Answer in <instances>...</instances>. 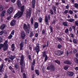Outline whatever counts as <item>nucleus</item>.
I'll return each mask as SVG.
<instances>
[{
  "mask_svg": "<svg viewBox=\"0 0 78 78\" xmlns=\"http://www.w3.org/2000/svg\"><path fill=\"white\" fill-rule=\"evenodd\" d=\"M34 32H31L30 33V37H33V36H34Z\"/></svg>",
  "mask_w": 78,
  "mask_h": 78,
  "instance_id": "obj_26",
  "label": "nucleus"
},
{
  "mask_svg": "<svg viewBox=\"0 0 78 78\" xmlns=\"http://www.w3.org/2000/svg\"><path fill=\"white\" fill-rule=\"evenodd\" d=\"M48 59V56L47 55H46V57H45V58L44 59V61H47Z\"/></svg>",
  "mask_w": 78,
  "mask_h": 78,
  "instance_id": "obj_38",
  "label": "nucleus"
},
{
  "mask_svg": "<svg viewBox=\"0 0 78 78\" xmlns=\"http://www.w3.org/2000/svg\"><path fill=\"white\" fill-rule=\"evenodd\" d=\"M23 56L22 55L21 57L20 65H21V72H23V70H24V66L23 64Z\"/></svg>",
  "mask_w": 78,
  "mask_h": 78,
  "instance_id": "obj_2",
  "label": "nucleus"
},
{
  "mask_svg": "<svg viewBox=\"0 0 78 78\" xmlns=\"http://www.w3.org/2000/svg\"><path fill=\"white\" fill-rule=\"evenodd\" d=\"M14 9V8L13 7H10L7 11V13L8 14H10L12 12V11Z\"/></svg>",
  "mask_w": 78,
  "mask_h": 78,
  "instance_id": "obj_6",
  "label": "nucleus"
},
{
  "mask_svg": "<svg viewBox=\"0 0 78 78\" xmlns=\"http://www.w3.org/2000/svg\"><path fill=\"white\" fill-rule=\"evenodd\" d=\"M16 0H11V1L12 3H14L15 2Z\"/></svg>",
  "mask_w": 78,
  "mask_h": 78,
  "instance_id": "obj_61",
  "label": "nucleus"
},
{
  "mask_svg": "<svg viewBox=\"0 0 78 78\" xmlns=\"http://www.w3.org/2000/svg\"><path fill=\"white\" fill-rule=\"evenodd\" d=\"M6 27V25L5 24H2L0 27V29L2 30H4L5 28Z\"/></svg>",
  "mask_w": 78,
  "mask_h": 78,
  "instance_id": "obj_17",
  "label": "nucleus"
},
{
  "mask_svg": "<svg viewBox=\"0 0 78 78\" xmlns=\"http://www.w3.org/2000/svg\"><path fill=\"white\" fill-rule=\"evenodd\" d=\"M50 29L51 31V32H53V30L52 29V27H50Z\"/></svg>",
  "mask_w": 78,
  "mask_h": 78,
  "instance_id": "obj_54",
  "label": "nucleus"
},
{
  "mask_svg": "<svg viewBox=\"0 0 78 78\" xmlns=\"http://www.w3.org/2000/svg\"><path fill=\"white\" fill-rule=\"evenodd\" d=\"M64 63H65V64H72V62L69 61H65L64 62Z\"/></svg>",
  "mask_w": 78,
  "mask_h": 78,
  "instance_id": "obj_19",
  "label": "nucleus"
},
{
  "mask_svg": "<svg viewBox=\"0 0 78 78\" xmlns=\"http://www.w3.org/2000/svg\"><path fill=\"white\" fill-rule=\"evenodd\" d=\"M39 25V23H38L36 22L34 24V28L35 29H36L38 28V26Z\"/></svg>",
  "mask_w": 78,
  "mask_h": 78,
  "instance_id": "obj_20",
  "label": "nucleus"
},
{
  "mask_svg": "<svg viewBox=\"0 0 78 78\" xmlns=\"http://www.w3.org/2000/svg\"><path fill=\"white\" fill-rule=\"evenodd\" d=\"M72 27H70L69 29V31H72Z\"/></svg>",
  "mask_w": 78,
  "mask_h": 78,
  "instance_id": "obj_62",
  "label": "nucleus"
},
{
  "mask_svg": "<svg viewBox=\"0 0 78 78\" xmlns=\"http://www.w3.org/2000/svg\"><path fill=\"white\" fill-rule=\"evenodd\" d=\"M47 70H55V67L53 66H49L47 67Z\"/></svg>",
  "mask_w": 78,
  "mask_h": 78,
  "instance_id": "obj_8",
  "label": "nucleus"
},
{
  "mask_svg": "<svg viewBox=\"0 0 78 78\" xmlns=\"http://www.w3.org/2000/svg\"><path fill=\"white\" fill-rule=\"evenodd\" d=\"M3 37H2L0 36V42H2L3 41Z\"/></svg>",
  "mask_w": 78,
  "mask_h": 78,
  "instance_id": "obj_36",
  "label": "nucleus"
},
{
  "mask_svg": "<svg viewBox=\"0 0 78 78\" xmlns=\"http://www.w3.org/2000/svg\"><path fill=\"white\" fill-rule=\"evenodd\" d=\"M21 10L22 12H22V14H23V12H24V11H25V6L23 5L21 7Z\"/></svg>",
  "mask_w": 78,
  "mask_h": 78,
  "instance_id": "obj_18",
  "label": "nucleus"
},
{
  "mask_svg": "<svg viewBox=\"0 0 78 78\" xmlns=\"http://www.w3.org/2000/svg\"><path fill=\"white\" fill-rule=\"evenodd\" d=\"M69 12L70 13V14H72L73 13V12L72 10H70L69 11Z\"/></svg>",
  "mask_w": 78,
  "mask_h": 78,
  "instance_id": "obj_48",
  "label": "nucleus"
},
{
  "mask_svg": "<svg viewBox=\"0 0 78 78\" xmlns=\"http://www.w3.org/2000/svg\"><path fill=\"white\" fill-rule=\"evenodd\" d=\"M38 20L40 23L42 21V18L41 17H39Z\"/></svg>",
  "mask_w": 78,
  "mask_h": 78,
  "instance_id": "obj_28",
  "label": "nucleus"
},
{
  "mask_svg": "<svg viewBox=\"0 0 78 78\" xmlns=\"http://www.w3.org/2000/svg\"><path fill=\"white\" fill-rule=\"evenodd\" d=\"M52 8L54 11V12L55 14H56V6L53 5L52 6Z\"/></svg>",
  "mask_w": 78,
  "mask_h": 78,
  "instance_id": "obj_23",
  "label": "nucleus"
},
{
  "mask_svg": "<svg viewBox=\"0 0 78 78\" xmlns=\"http://www.w3.org/2000/svg\"><path fill=\"white\" fill-rule=\"evenodd\" d=\"M75 62L76 63H77V64H78V59L77 58H76L75 59Z\"/></svg>",
  "mask_w": 78,
  "mask_h": 78,
  "instance_id": "obj_49",
  "label": "nucleus"
},
{
  "mask_svg": "<svg viewBox=\"0 0 78 78\" xmlns=\"http://www.w3.org/2000/svg\"><path fill=\"white\" fill-rule=\"evenodd\" d=\"M14 58H15V56L11 55L10 57H9V58H8V62L12 61H13V59H14Z\"/></svg>",
  "mask_w": 78,
  "mask_h": 78,
  "instance_id": "obj_7",
  "label": "nucleus"
},
{
  "mask_svg": "<svg viewBox=\"0 0 78 78\" xmlns=\"http://www.w3.org/2000/svg\"><path fill=\"white\" fill-rule=\"evenodd\" d=\"M75 69L76 70H78V67H76L75 68Z\"/></svg>",
  "mask_w": 78,
  "mask_h": 78,
  "instance_id": "obj_64",
  "label": "nucleus"
},
{
  "mask_svg": "<svg viewBox=\"0 0 78 78\" xmlns=\"http://www.w3.org/2000/svg\"><path fill=\"white\" fill-rule=\"evenodd\" d=\"M31 3H32L33 8H34L35 7V4L36 3V0H32Z\"/></svg>",
  "mask_w": 78,
  "mask_h": 78,
  "instance_id": "obj_15",
  "label": "nucleus"
},
{
  "mask_svg": "<svg viewBox=\"0 0 78 78\" xmlns=\"http://www.w3.org/2000/svg\"><path fill=\"white\" fill-rule=\"evenodd\" d=\"M34 49H35V50L36 51L37 54H38L39 52V45H37L36 47L34 48Z\"/></svg>",
  "mask_w": 78,
  "mask_h": 78,
  "instance_id": "obj_9",
  "label": "nucleus"
},
{
  "mask_svg": "<svg viewBox=\"0 0 78 78\" xmlns=\"http://www.w3.org/2000/svg\"><path fill=\"white\" fill-rule=\"evenodd\" d=\"M56 53V55H57V56H60V55H62L63 54V51H57Z\"/></svg>",
  "mask_w": 78,
  "mask_h": 78,
  "instance_id": "obj_11",
  "label": "nucleus"
},
{
  "mask_svg": "<svg viewBox=\"0 0 78 78\" xmlns=\"http://www.w3.org/2000/svg\"><path fill=\"white\" fill-rule=\"evenodd\" d=\"M46 56H47V55H46V54H45V52H43V57H46Z\"/></svg>",
  "mask_w": 78,
  "mask_h": 78,
  "instance_id": "obj_47",
  "label": "nucleus"
},
{
  "mask_svg": "<svg viewBox=\"0 0 78 78\" xmlns=\"http://www.w3.org/2000/svg\"><path fill=\"white\" fill-rule=\"evenodd\" d=\"M0 11H3V6L2 5H0Z\"/></svg>",
  "mask_w": 78,
  "mask_h": 78,
  "instance_id": "obj_29",
  "label": "nucleus"
},
{
  "mask_svg": "<svg viewBox=\"0 0 78 78\" xmlns=\"http://www.w3.org/2000/svg\"><path fill=\"white\" fill-rule=\"evenodd\" d=\"M55 4L57 6L58 5H59V2H55Z\"/></svg>",
  "mask_w": 78,
  "mask_h": 78,
  "instance_id": "obj_56",
  "label": "nucleus"
},
{
  "mask_svg": "<svg viewBox=\"0 0 78 78\" xmlns=\"http://www.w3.org/2000/svg\"><path fill=\"white\" fill-rule=\"evenodd\" d=\"M73 11L75 13H77V12H78V10H73Z\"/></svg>",
  "mask_w": 78,
  "mask_h": 78,
  "instance_id": "obj_57",
  "label": "nucleus"
},
{
  "mask_svg": "<svg viewBox=\"0 0 78 78\" xmlns=\"http://www.w3.org/2000/svg\"><path fill=\"white\" fill-rule=\"evenodd\" d=\"M15 45L14 44H12V48H15Z\"/></svg>",
  "mask_w": 78,
  "mask_h": 78,
  "instance_id": "obj_51",
  "label": "nucleus"
},
{
  "mask_svg": "<svg viewBox=\"0 0 78 78\" xmlns=\"http://www.w3.org/2000/svg\"><path fill=\"white\" fill-rule=\"evenodd\" d=\"M28 58L30 60H31V55H29Z\"/></svg>",
  "mask_w": 78,
  "mask_h": 78,
  "instance_id": "obj_52",
  "label": "nucleus"
},
{
  "mask_svg": "<svg viewBox=\"0 0 78 78\" xmlns=\"http://www.w3.org/2000/svg\"><path fill=\"white\" fill-rule=\"evenodd\" d=\"M33 66H32L31 67V70H34V67Z\"/></svg>",
  "mask_w": 78,
  "mask_h": 78,
  "instance_id": "obj_60",
  "label": "nucleus"
},
{
  "mask_svg": "<svg viewBox=\"0 0 78 78\" xmlns=\"http://www.w3.org/2000/svg\"><path fill=\"white\" fill-rule=\"evenodd\" d=\"M23 28L27 33V34L30 33V26H27L26 24H24Z\"/></svg>",
  "mask_w": 78,
  "mask_h": 78,
  "instance_id": "obj_3",
  "label": "nucleus"
},
{
  "mask_svg": "<svg viewBox=\"0 0 78 78\" xmlns=\"http://www.w3.org/2000/svg\"><path fill=\"white\" fill-rule=\"evenodd\" d=\"M55 62L57 64H60V61H59V60H55Z\"/></svg>",
  "mask_w": 78,
  "mask_h": 78,
  "instance_id": "obj_32",
  "label": "nucleus"
},
{
  "mask_svg": "<svg viewBox=\"0 0 78 78\" xmlns=\"http://www.w3.org/2000/svg\"><path fill=\"white\" fill-rule=\"evenodd\" d=\"M5 16V14L3 13H2L1 14V17H3Z\"/></svg>",
  "mask_w": 78,
  "mask_h": 78,
  "instance_id": "obj_55",
  "label": "nucleus"
},
{
  "mask_svg": "<svg viewBox=\"0 0 78 78\" xmlns=\"http://www.w3.org/2000/svg\"><path fill=\"white\" fill-rule=\"evenodd\" d=\"M14 33H15V31H14V30H13L11 33V34H11V35H14Z\"/></svg>",
  "mask_w": 78,
  "mask_h": 78,
  "instance_id": "obj_43",
  "label": "nucleus"
},
{
  "mask_svg": "<svg viewBox=\"0 0 78 78\" xmlns=\"http://www.w3.org/2000/svg\"><path fill=\"white\" fill-rule=\"evenodd\" d=\"M17 5H18V8H20V7L22 6V4H21V2L19 0H18L17 2Z\"/></svg>",
  "mask_w": 78,
  "mask_h": 78,
  "instance_id": "obj_13",
  "label": "nucleus"
},
{
  "mask_svg": "<svg viewBox=\"0 0 78 78\" xmlns=\"http://www.w3.org/2000/svg\"><path fill=\"white\" fill-rule=\"evenodd\" d=\"M21 36L22 39H24L25 37L26 36V35L25 34V33L23 31H22L21 34Z\"/></svg>",
  "mask_w": 78,
  "mask_h": 78,
  "instance_id": "obj_12",
  "label": "nucleus"
},
{
  "mask_svg": "<svg viewBox=\"0 0 78 78\" xmlns=\"http://www.w3.org/2000/svg\"><path fill=\"white\" fill-rule=\"evenodd\" d=\"M69 66H65L64 67V69L65 70H67Z\"/></svg>",
  "mask_w": 78,
  "mask_h": 78,
  "instance_id": "obj_35",
  "label": "nucleus"
},
{
  "mask_svg": "<svg viewBox=\"0 0 78 78\" xmlns=\"http://www.w3.org/2000/svg\"><path fill=\"white\" fill-rule=\"evenodd\" d=\"M12 37V35L11 34H10L9 36L8 37V39H10Z\"/></svg>",
  "mask_w": 78,
  "mask_h": 78,
  "instance_id": "obj_30",
  "label": "nucleus"
},
{
  "mask_svg": "<svg viewBox=\"0 0 78 78\" xmlns=\"http://www.w3.org/2000/svg\"><path fill=\"white\" fill-rule=\"evenodd\" d=\"M30 21H31V23H32V24H33V23H34L33 18L32 17L31 18V19L30 20Z\"/></svg>",
  "mask_w": 78,
  "mask_h": 78,
  "instance_id": "obj_37",
  "label": "nucleus"
},
{
  "mask_svg": "<svg viewBox=\"0 0 78 78\" xmlns=\"http://www.w3.org/2000/svg\"><path fill=\"white\" fill-rule=\"evenodd\" d=\"M16 21L15 20H12L10 23L11 26H14L16 24Z\"/></svg>",
  "mask_w": 78,
  "mask_h": 78,
  "instance_id": "obj_10",
  "label": "nucleus"
},
{
  "mask_svg": "<svg viewBox=\"0 0 78 78\" xmlns=\"http://www.w3.org/2000/svg\"><path fill=\"white\" fill-rule=\"evenodd\" d=\"M75 24H76V25H78V21H75Z\"/></svg>",
  "mask_w": 78,
  "mask_h": 78,
  "instance_id": "obj_59",
  "label": "nucleus"
},
{
  "mask_svg": "<svg viewBox=\"0 0 78 78\" xmlns=\"http://www.w3.org/2000/svg\"><path fill=\"white\" fill-rule=\"evenodd\" d=\"M8 41H5L3 44H0V50L2 49V48L3 47V50L4 51H6L8 49V44H7Z\"/></svg>",
  "mask_w": 78,
  "mask_h": 78,
  "instance_id": "obj_1",
  "label": "nucleus"
},
{
  "mask_svg": "<svg viewBox=\"0 0 78 78\" xmlns=\"http://www.w3.org/2000/svg\"><path fill=\"white\" fill-rule=\"evenodd\" d=\"M45 21L46 24V25H48V17L47 16L45 17Z\"/></svg>",
  "mask_w": 78,
  "mask_h": 78,
  "instance_id": "obj_16",
  "label": "nucleus"
},
{
  "mask_svg": "<svg viewBox=\"0 0 78 78\" xmlns=\"http://www.w3.org/2000/svg\"><path fill=\"white\" fill-rule=\"evenodd\" d=\"M68 24H69V23L67 22H64L63 23V25L65 27H67V26H68Z\"/></svg>",
  "mask_w": 78,
  "mask_h": 78,
  "instance_id": "obj_24",
  "label": "nucleus"
},
{
  "mask_svg": "<svg viewBox=\"0 0 78 78\" xmlns=\"http://www.w3.org/2000/svg\"><path fill=\"white\" fill-rule=\"evenodd\" d=\"M65 32L66 33H67L69 32V29L66 28L65 30Z\"/></svg>",
  "mask_w": 78,
  "mask_h": 78,
  "instance_id": "obj_44",
  "label": "nucleus"
},
{
  "mask_svg": "<svg viewBox=\"0 0 78 78\" xmlns=\"http://www.w3.org/2000/svg\"><path fill=\"white\" fill-rule=\"evenodd\" d=\"M3 33H4V31H1L0 32V35H2Z\"/></svg>",
  "mask_w": 78,
  "mask_h": 78,
  "instance_id": "obj_46",
  "label": "nucleus"
},
{
  "mask_svg": "<svg viewBox=\"0 0 78 78\" xmlns=\"http://www.w3.org/2000/svg\"><path fill=\"white\" fill-rule=\"evenodd\" d=\"M73 42L74 44H76L77 43V42H76V40L75 39H73Z\"/></svg>",
  "mask_w": 78,
  "mask_h": 78,
  "instance_id": "obj_41",
  "label": "nucleus"
},
{
  "mask_svg": "<svg viewBox=\"0 0 78 78\" xmlns=\"http://www.w3.org/2000/svg\"><path fill=\"white\" fill-rule=\"evenodd\" d=\"M61 47H62V45L60 44H58V48H61Z\"/></svg>",
  "mask_w": 78,
  "mask_h": 78,
  "instance_id": "obj_39",
  "label": "nucleus"
},
{
  "mask_svg": "<svg viewBox=\"0 0 78 78\" xmlns=\"http://www.w3.org/2000/svg\"><path fill=\"white\" fill-rule=\"evenodd\" d=\"M49 12L50 14H51V15H52L53 14V11L51 10H50Z\"/></svg>",
  "mask_w": 78,
  "mask_h": 78,
  "instance_id": "obj_31",
  "label": "nucleus"
},
{
  "mask_svg": "<svg viewBox=\"0 0 78 78\" xmlns=\"http://www.w3.org/2000/svg\"><path fill=\"white\" fill-rule=\"evenodd\" d=\"M15 67L16 69H17L19 67V66L18 64L15 65Z\"/></svg>",
  "mask_w": 78,
  "mask_h": 78,
  "instance_id": "obj_33",
  "label": "nucleus"
},
{
  "mask_svg": "<svg viewBox=\"0 0 78 78\" xmlns=\"http://www.w3.org/2000/svg\"><path fill=\"white\" fill-rule=\"evenodd\" d=\"M57 40H58V41H62V39L60 38H59L58 37H57Z\"/></svg>",
  "mask_w": 78,
  "mask_h": 78,
  "instance_id": "obj_34",
  "label": "nucleus"
},
{
  "mask_svg": "<svg viewBox=\"0 0 78 78\" xmlns=\"http://www.w3.org/2000/svg\"><path fill=\"white\" fill-rule=\"evenodd\" d=\"M23 78H27V76H26V74H23Z\"/></svg>",
  "mask_w": 78,
  "mask_h": 78,
  "instance_id": "obj_53",
  "label": "nucleus"
},
{
  "mask_svg": "<svg viewBox=\"0 0 78 78\" xmlns=\"http://www.w3.org/2000/svg\"><path fill=\"white\" fill-rule=\"evenodd\" d=\"M75 7L76 8H78V4L76 3L74 5Z\"/></svg>",
  "mask_w": 78,
  "mask_h": 78,
  "instance_id": "obj_40",
  "label": "nucleus"
},
{
  "mask_svg": "<svg viewBox=\"0 0 78 78\" xmlns=\"http://www.w3.org/2000/svg\"><path fill=\"white\" fill-rule=\"evenodd\" d=\"M27 13H26V16L27 17H30L31 14V9H27Z\"/></svg>",
  "mask_w": 78,
  "mask_h": 78,
  "instance_id": "obj_5",
  "label": "nucleus"
},
{
  "mask_svg": "<svg viewBox=\"0 0 78 78\" xmlns=\"http://www.w3.org/2000/svg\"><path fill=\"white\" fill-rule=\"evenodd\" d=\"M77 51V50L75 49L73 51V53H76Z\"/></svg>",
  "mask_w": 78,
  "mask_h": 78,
  "instance_id": "obj_50",
  "label": "nucleus"
},
{
  "mask_svg": "<svg viewBox=\"0 0 78 78\" xmlns=\"http://www.w3.org/2000/svg\"><path fill=\"white\" fill-rule=\"evenodd\" d=\"M22 12H20V11H19L14 16V19H16L17 17H18V19H19L20 17H21L22 16Z\"/></svg>",
  "mask_w": 78,
  "mask_h": 78,
  "instance_id": "obj_4",
  "label": "nucleus"
},
{
  "mask_svg": "<svg viewBox=\"0 0 78 78\" xmlns=\"http://www.w3.org/2000/svg\"><path fill=\"white\" fill-rule=\"evenodd\" d=\"M67 73L68 75V76H72L73 75V73L72 72L68 71L67 72Z\"/></svg>",
  "mask_w": 78,
  "mask_h": 78,
  "instance_id": "obj_14",
  "label": "nucleus"
},
{
  "mask_svg": "<svg viewBox=\"0 0 78 78\" xmlns=\"http://www.w3.org/2000/svg\"><path fill=\"white\" fill-rule=\"evenodd\" d=\"M67 21H69L70 22H73L75 21V19H68L67 20Z\"/></svg>",
  "mask_w": 78,
  "mask_h": 78,
  "instance_id": "obj_22",
  "label": "nucleus"
},
{
  "mask_svg": "<svg viewBox=\"0 0 78 78\" xmlns=\"http://www.w3.org/2000/svg\"><path fill=\"white\" fill-rule=\"evenodd\" d=\"M23 44L21 43H20V50H22L23 47Z\"/></svg>",
  "mask_w": 78,
  "mask_h": 78,
  "instance_id": "obj_25",
  "label": "nucleus"
},
{
  "mask_svg": "<svg viewBox=\"0 0 78 78\" xmlns=\"http://www.w3.org/2000/svg\"><path fill=\"white\" fill-rule=\"evenodd\" d=\"M11 16H10L8 17L7 18V20H9L10 19H11Z\"/></svg>",
  "mask_w": 78,
  "mask_h": 78,
  "instance_id": "obj_58",
  "label": "nucleus"
},
{
  "mask_svg": "<svg viewBox=\"0 0 78 78\" xmlns=\"http://www.w3.org/2000/svg\"><path fill=\"white\" fill-rule=\"evenodd\" d=\"M68 12H69V10H66L64 12L65 14H67Z\"/></svg>",
  "mask_w": 78,
  "mask_h": 78,
  "instance_id": "obj_45",
  "label": "nucleus"
},
{
  "mask_svg": "<svg viewBox=\"0 0 78 78\" xmlns=\"http://www.w3.org/2000/svg\"><path fill=\"white\" fill-rule=\"evenodd\" d=\"M66 9H69V5H67L66 6Z\"/></svg>",
  "mask_w": 78,
  "mask_h": 78,
  "instance_id": "obj_63",
  "label": "nucleus"
},
{
  "mask_svg": "<svg viewBox=\"0 0 78 78\" xmlns=\"http://www.w3.org/2000/svg\"><path fill=\"white\" fill-rule=\"evenodd\" d=\"M35 64V60H33V62L32 64V66H34V64Z\"/></svg>",
  "mask_w": 78,
  "mask_h": 78,
  "instance_id": "obj_42",
  "label": "nucleus"
},
{
  "mask_svg": "<svg viewBox=\"0 0 78 78\" xmlns=\"http://www.w3.org/2000/svg\"><path fill=\"white\" fill-rule=\"evenodd\" d=\"M0 72H2V69H3V64H2L0 66Z\"/></svg>",
  "mask_w": 78,
  "mask_h": 78,
  "instance_id": "obj_21",
  "label": "nucleus"
},
{
  "mask_svg": "<svg viewBox=\"0 0 78 78\" xmlns=\"http://www.w3.org/2000/svg\"><path fill=\"white\" fill-rule=\"evenodd\" d=\"M35 72L37 75H39V70L36 69L35 70Z\"/></svg>",
  "mask_w": 78,
  "mask_h": 78,
  "instance_id": "obj_27",
  "label": "nucleus"
}]
</instances>
